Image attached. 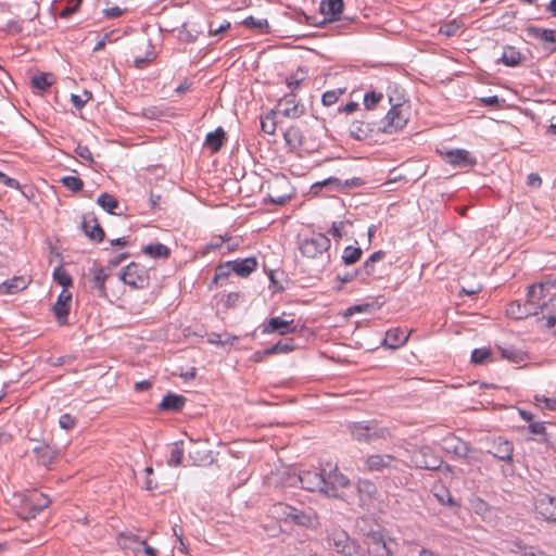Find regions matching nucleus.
<instances>
[{
  "instance_id": "43",
  "label": "nucleus",
  "mask_w": 556,
  "mask_h": 556,
  "mask_svg": "<svg viewBox=\"0 0 556 556\" xmlns=\"http://www.w3.org/2000/svg\"><path fill=\"white\" fill-rule=\"evenodd\" d=\"M53 280L63 287V290H67L73 286V278L71 275L63 268V265H59L53 270Z\"/></svg>"
},
{
  "instance_id": "35",
  "label": "nucleus",
  "mask_w": 556,
  "mask_h": 556,
  "mask_svg": "<svg viewBox=\"0 0 556 556\" xmlns=\"http://www.w3.org/2000/svg\"><path fill=\"white\" fill-rule=\"evenodd\" d=\"M283 138L291 150H298L304 147L303 131L298 126L288 127L283 132Z\"/></svg>"
},
{
  "instance_id": "62",
  "label": "nucleus",
  "mask_w": 556,
  "mask_h": 556,
  "mask_svg": "<svg viewBox=\"0 0 556 556\" xmlns=\"http://www.w3.org/2000/svg\"><path fill=\"white\" fill-rule=\"evenodd\" d=\"M236 340H238L237 336L227 334V338L223 339L222 334L215 333V332L211 333L208 337V342L212 344H216V345H226V344L232 343Z\"/></svg>"
},
{
  "instance_id": "55",
  "label": "nucleus",
  "mask_w": 556,
  "mask_h": 556,
  "mask_svg": "<svg viewBox=\"0 0 556 556\" xmlns=\"http://www.w3.org/2000/svg\"><path fill=\"white\" fill-rule=\"evenodd\" d=\"M534 401L541 409L556 410V397H546L545 395L536 394Z\"/></svg>"
},
{
  "instance_id": "46",
  "label": "nucleus",
  "mask_w": 556,
  "mask_h": 556,
  "mask_svg": "<svg viewBox=\"0 0 556 556\" xmlns=\"http://www.w3.org/2000/svg\"><path fill=\"white\" fill-rule=\"evenodd\" d=\"M329 245H299L301 255L307 258H315L328 250Z\"/></svg>"
},
{
  "instance_id": "13",
  "label": "nucleus",
  "mask_w": 556,
  "mask_h": 556,
  "mask_svg": "<svg viewBox=\"0 0 556 556\" xmlns=\"http://www.w3.org/2000/svg\"><path fill=\"white\" fill-rule=\"evenodd\" d=\"M442 441L443 448L447 453H453L455 456L459 458H468L470 457V453L473 452V448L468 442L463 441L453 433H450L446 437H444Z\"/></svg>"
},
{
  "instance_id": "3",
  "label": "nucleus",
  "mask_w": 556,
  "mask_h": 556,
  "mask_svg": "<svg viewBox=\"0 0 556 556\" xmlns=\"http://www.w3.org/2000/svg\"><path fill=\"white\" fill-rule=\"evenodd\" d=\"M118 278L131 289H144L150 285L149 270L137 262H130L118 273Z\"/></svg>"
},
{
  "instance_id": "9",
  "label": "nucleus",
  "mask_w": 556,
  "mask_h": 556,
  "mask_svg": "<svg viewBox=\"0 0 556 556\" xmlns=\"http://www.w3.org/2000/svg\"><path fill=\"white\" fill-rule=\"evenodd\" d=\"M50 504V498L43 493L33 492L25 500L22 517L26 520L35 518L39 513L47 508Z\"/></svg>"
},
{
  "instance_id": "34",
  "label": "nucleus",
  "mask_w": 556,
  "mask_h": 556,
  "mask_svg": "<svg viewBox=\"0 0 556 556\" xmlns=\"http://www.w3.org/2000/svg\"><path fill=\"white\" fill-rule=\"evenodd\" d=\"M408 334L401 328H392L387 331L383 344L390 349H397L406 343Z\"/></svg>"
},
{
  "instance_id": "58",
  "label": "nucleus",
  "mask_w": 556,
  "mask_h": 556,
  "mask_svg": "<svg viewBox=\"0 0 556 556\" xmlns=\"http://www.w3.org/2000/svg\"><path fill=\"white\" fill-rule=\"evenodd\" d=\"M138 115L148 119H159L164 116V111L160 106L143 108Z\"/></svg>"
},
{
  "instance_id": "16",
  "label": "nucleus",
  "mask_w": 556,
  "mask_h": 556,
  "mask_svg": "<svg viewBox=\"0 0 556 556\" xmlns=\"http://www.w3.org/2000/svg\"><path fill=\"white\" fill-rule=\"evenodd\" d=\"M413 462L417 468L427 470H438L443 463L442 458L435 456L429 447H424L416 453Z\"/></svg>"
},
{
  "instance_id": "33",
  "label": "nucleus",
  "mask_w": 556,
  "mask_h": 556,
  "mask_svg": "<svg viewBox=\"0 0 556 556\" xmlns=\"http://www.w3.org/2000/svg\"><path fill=\"white\" fill-rule=\"evenodd\" d=\"M393 462H395V457L392 455L376 454L368 456L365 464L369 471H382L384 468H389Z\"/></svg>"
},
{
  "instance_id": "27",
  "label": "nucleus",
  "mask_w": 556,
  "mask_h": 556,
  "mask_svg": "<svg viewBox=\"0 0 556 556\" xmlns=\"http://www.w3.org/2000/svg\"><path fill=\"white\" fill-rule=\"evenodd\" d=\"M34 453L38 463L43 466L51 465L58 457L59 452L54 446L48 443L41 442L34 447Z\"/></svg>"
},
{
  "instance_id": "36",
  "label": "nucleus",
  "mask_w": 556,
  "mask_h": 556,
  "mask_svg": "<svg viewBox=\"0 0 556 556\" xmlns=\"http://www.w3.org/2000/svg\"><path fill=\"white\" fill-rule=\"evenodd\" d=\"M539 315H541L542 319L546 320V327H556V295L548 301H543Z\"/></svg>"
},
{
  "instance_id": "8",
  "label": "nucleus",
  "mask_w": 556,
  "mask_h": 556,
  "mask_svg": "<svg viewBox=\"0 0 556 556\" xmlns=\"http://www.w3.org/2000/svg\"><path fill=\"white\" fill-rule=\"evenodd\" d=\"M274 508L275 513L283 518L287 522H292L303 527H308L312 522V519L308 515L288 504L278 503L274 506Z\"/></svg>"
},
{
  "instance_id": "28",
  "label": "nucleus",
  "mask_w": 556,
  "mask_h": 556,
  "mask_svg": "<svg viewBox=\"0 0 556 556\" xmlns=\"http://www.w3.org/2000/svg\"><path fill=\"white\" fill-rule=\"evenodd\" d=\"M110 275H111V273L108 271V268L100 267V268H96L93 270V277L91 280L90 288L100 298L108 296L105 282H106L108 278L110 277Z\"/></svg>"
},
{
  "instance_id": "45",
  "label": "nucleus",
  "mask_w": 556,
  "mask_h": 556,
  "mask_svg": "<svg viewBox=\"0 0 556 556\" xmlns=\"http://www.w3.org/2000/svg\"><path fill=\"white\" fill-rule=\"evenodd\" d=\"M143 253L153 258H165L169 255L167 245H144Z\"/></svg>"
},
{
  "instance_id": "44",
  "label": "nucleus",
  "mask_w": 556,
  "mask_h": 556,
  "mask_svg": "<svg viewBox=\"0 0 556 556\" xmlns=\"http://www.w3.org/2000/svg\"><path fill=\"white\" fill-rule=\"evenodd\" d=\"M184 454H185V450H184L182 441L175 442L173 444V447L170 451V457L167 460V464L169 466H174V467L180 466L182 464Z\"/></svg>"
},
{
  "instance_id": "61",
  "label": "nucleus",
  "mask_w": 556,
  "mask_h": 556,
  "mask_svg": "<svg viewBox=\"0 0 556 556\" xmlns=\"http://www.w3.org/2000/svg\"><path fill=\"white\" fill-rule=\"evenodd\" d=\"M343 226H345V220L332 223V226L328 230V233L332 237L333 240H343Z\"/></svg>"
},
{
  "instance_id": "60",
  "label": "nucleus",
  "mask_w": 556,
  "mask_h": 556,
  "mask_svg": "<svg viewBox=\"0 0 556 556\" xmlns=\"http://www.w3.org/2000/svg\"><path fill=\"white\" fill-rule=\"evenodd\" d=\"M67 5L62 10L61 17H70L79 11L83 0H66Z\"/></svg>"
},
{
  "instance_id": "48",
  "label": "nucleus",
  "mask_w": 556,
  "mask_h": 556,
  "mask_svg": "<svg viewBox=\"0 0 556 556\" xmlns=\"http://www.w3.org/2000/svg\"><path fill=\"white\" fill-rule=\"evenodd\" d=\"M471 509L482 517L490 513V505L481 497L475 496L469 501Z\"/></svg>"
},
{
  "instance_id": "47",
  "label": "nucleus",
  "mask_w": 556,
  "mask_h": 556,
  "mask_svg": "<svg viewBox=\"0 0 556 556\" xmlns=\"http://www.w3.org/2000/svg\"><path fill=\"white\" fill-rule=\"evenodd\" d=\"M362 253L358 247L346 245L342 254V260L346 265H352L361 258Z\"/></svg>"
},
{
  "instance_id": "2",
  "label": "nucleus",
  "mask_w": 556,
  "mask_h": 556,
  "mask_svg": "<svg viewBox=\"0 0 556 556\" xmlns=\"http://www.w3.org/2000/svg\"><path fill=\"white\" fill-rule=\"evenodd\" d=\"M326 540L329 546L343 556H363L362 546L350 538L349 533L340 527H331L326 530Z\"/></svg>"
},
{
  "instance_id": "6",
  "label": "nucleus",
  "mask_w": 556,
  "mask_h": 556,
  "mask_svg": "<svg viewBox=\"0 0 556 556\" xmlns=\"http://www.w3.org/2000/svg\"><path fill=\"white\" fill-rule=\"evenodd\" d=\"M408 117L404 114L403 104H395L387 113L377 131L393 134L401 130L407 124Z\"/></svg>"
},
{
  "instance_id": "57",
  "label": "nucleus",
  "mask_w": 556,
  "mask_h": 556,
  "mask_svg": "<svg viewBox=\"0 0 556 556\" xmlns=\"http://www.w3.org/2000/svg\"><path fill=\"white\" fill-rule=\"evenodd\" d=\"M383 99L382 92L368 91L364 96V105L367 110H372L377 103Z\"/></svg>"
},
{
  "instance_id": "12",
  "label": "nucleus",
  "mask_w": 556,
  "mask_h": 556,
  "mask_svg": "<svg viewBox=\"0 0 556 556\" xmlns=\"http://www.w3.org/2000/svg\"><path fill=\"white\" fill-rule=\"evenodd\" d=\"M304 105L298 101L296 94L292 91L286 93L277 104L278 113L286 117L298 118L304 113Z\"/></svg>"
},
{
  "instance_id": "23",
  "label": "nucleus",
  "mask_w": 556,
  "mask_h": 556,
  "mask_svg": "<svg viewBox=\"0 0 556 556\" xmlns=\"http://www.w3.org/2000/svg\"><path fill=\"white\" fill-rule=\"evenodd\" d=\"M493 456L506 463H513L514 445L510 441L498 437L493 441ZM491 453V451H489Z\"/></svg>"
},
{
  "instance_id": "29",
  "label": "nucleus",
  "mask_w": 556,
  "mask_h": 556,
  "mask_svg": "<svg viewBox=\"0 0 556 556\" xmlns=\"http://www.w3.org/2000/svg\"><path fill=\"white\" fill-rule=\"evenodd\" d=\"M226 141V131L223 127H217L214 131L206 135L204 147L207 148L212 153H217L225 146Z\"/></svg>"
},
{
  "instance_id": "1",
  "label": "nucleus",
  "mask_w": 556,
  "mask_h": 556,
  "mask_svg": "<svg viewBox=\"0 0 556 556\" xmlns=\"http://www.w3.org/2000/svg\"><path fill=\"white\" fill-rule=\"evenodd\" d=\"M264 188H266L265 202L276 205H285L295 195V189L285 174H276L262 185L261 189Z\"/></svg>"
},
{
  "instance_id": "63",
  "label": "nucleus",
  "mask_w": 556,
  "mask_h": 556,
  "mask_svg": "<svg viewBox=\"0 0 556 556\" xmlns=\"http://www.w3.org/2000/svg\"><path fill=\"white\" fill-rule=\"evenodd\" d=\"M384 256V252L383 251H376L374 252L369 258L365 262L364 264V269L366 271V274H370L372 273L374 270V263L382 260Z\"/></svg>"
},
{
  "instance_id": "19",
  "label": "nucleus",
  "mask_w": 556,
  "mask_h": 556,
  "mask_svg": "<svg viewBox=\"0 0 556 556\" xmlns=\"http://www.w3.org/2000/svg\"><path fill=\"white\" fill-rule=\"evenodd\" d=\"M295 331L294 320H285L281 317H271L263 328V333H278L280 336L294 333Z\"/></svg>"
},
{
  "instance_id": "24",
  "label": "nucleus",
  "mask_w": 556,
  "mask_h": 556,
  "mask_svg": "<svg viewBox=\"0 0 556 556\" xmlns=\"http://www.w3.org/2000/svg\"><path fill=\"white\" fill-rule=\"evenodd\" d=\"M546 283H534L528 288L526 304L530 308L541 312L542 300L545 298Z\"/></svg>"
},
{
  "instance_id": "26",
  "label": "nucleus",
  "mask_w": 556,
  "mask_h": 556,
  "mask_svg": "<svg viewBox=\"0 0 556 556\" xmlns=\"http://www.w3.org/2000/svg\"><path fill=\"white\" fill-rule=\"evenodd\" d=\"M189 458L194 466H206L214 462L212 451L201 444H193L192 448L189 451Z\"/></svg>"
},
{
  "instance_id": "41",
  "label": "nucleus",
  "mask_w": 556,
  "mask_h": 556,
  "mask_svg": "<svg viewBox=\"0 0 556 556\" xmlns=\"http://www.w3.org/2000/svg\"><path fill=\"white\" fill-rule=\"evenodd\" d=\"M357 491L359 493L362 501L375 498L378 494V489L376 484L367 479L358 481Z\"/></svg>"
},
{
  "instance_id": "20",
  "label": "nucleus",
  "mask_w": 556,
  "mask_h": 556,
  "mask_svg": "<svg viewBox=\"0 0 556 556\" xmlns=\"http://www.w3.org/2000/svg\"><path fill=\"white\" fill-rule=\"evenodd\" d=\"M81 229L87 238L101 242L104 239V230L93 214H86L81 220Z\"/></svg>"
},
{
  "instance_id": "59",
  "label": "nucleus",
  "mask_w": 556,
  "mask_h": 556,
  "mask_svg": "<svg viewBox=\"0 0 556 556\" xmlns=\"http://www.w3.org/2000/svg\"><path fill=\"white\" fill-rule=\"evenodd\" d=\"M230 27H231V24L228 21H225L220 25H216L214 21H210L208 22V36L213 37V36L224 34L225 31L230 29Z\"/></svg>"
},
{
  "instance_id": "30",
  "label": "nucleus",
  "mask_w": 556,
  "mask_h": 556,
  "mask_svg": "<svg viewBox=\"0 0 556 556\" xmlns=\"http://www.w3.org/2000/svg\"><path fill=\"white\" fill-rule=\"evenodd\" d=\"M117 544L124 549H130L134 553L141 551V545H146V540H141L131 532H121L117 536Z\"/></svg>"
},
{
  "instance_id": "56",
  "label": "nucleus",
  "mask_w": 556,
  "mask_h": 556,
  "mask_svg": "<svg viewBox=\"0 0 556 556\" xmlns=\"http://www.w3.org/2000/svg\"><path fill=\"white\" fill-rule=\"evenodd\" d=\"M343 93L344 89L328 90L321 96V102L325 106H331L332 104L337 103L340 96Z\"/></svg>"
},
{
  "instance_id": "5",
  "label": "nucleus",
  "mask_w": 556,
  "mask_h": 556,
  "mask_svg": "<svg viewBox=\"0 0 556 556\" xmlns=\"http://www.w3.org/2000/svg\"><path fill=\"white\" fill-rule=\"evenodd\" d=\"M376 230L377 227L375 225L366 226L363 222L345 220V226H343V240L358 243L367 239L370 243Z\"/></svg>"
},
{
  "instance_id": "53",
  "label": "nucleus",
  "mask_w": 556,
  "mask_h": 556,
  "mask_svg": "<svg viewBox=\"0 0 556 556\" xmlns=\"http://www.w3.org/2000/svg\"><path fill=\"white\" fill-rule=\"evenodd\" d=\"M356 527L359 531V533L367 538L368 532H374L376 530V527H380L379 525L375 523L370 518L368 517H362L357 520Z\"/></svg>"
},
{
  "instance_id": "42",
  "label": "nucleus",
  "mask_w": 556,
  "mask_h": 556,
  "mask_svg": "<svg viewBox=\"0 0 556 556\" xmlns=\"http://www.w3.org/2000/svg\"><path fill=\"white\" fill-rule=\"evenodd\" d=\"M295 348L296 346H295L294 340L293 339H288L286 341H278L277 343H275L270 348L265 349L264 353L265 354H270V355L286 354V353H290V352L294 351Z\"/></svg>"
},
{
  "instance_id": "49",
  "label": "nucleus",
  "mask_w": 556,
  "mask_h": 556,
  "mask_svg": "<svg viewBox=\"0 0 556 556\" xmlns=\"http://www.w3.org/2000/svg\"><path fill=\"white\" fill-rule=\"evenodd\" d=\"M460 27L462 24L457 20H452L440 26L439 34L445 37H454L457 35Z\"/></svg>"
},
{
  "instance_id": "10",
  "label": "nucleus",
  "mask_w": 556,
  "mask_h": 556,
  "mask_svg": "<svg viewBox=\"0 0 556 556\" xmlns=\"http://www.w3.org/2000/svg\"><path fill=\"white\" fill-rule=\"evenodd\" d=\"M343 9V0H321L319 5L320 13L324 15V17H327V20H329V23L336 21H344L348 23L354 22L355 16L344 15L342 18L340 17V14H342Z\"/></svg>"
},
{
  "instance_id": "4",
  "label": "nucleus",
  "mask_w": 556,
  "mask_h": 556,
  "mask_svg": "<svg viewBox=\"0 0 556 556\" xmlns=\"http://www.w3.org/2000/svg\"><path fill=\"white\" fill-rule=\"evenodd\" d=\"M353 439L361 443H371L379 439H384L388 434L386 428H380L374 421L352 422L348 426Z\"/></svg>"
},
{
  "instance_id": "7",
  "label": "nucleus",
  "mask_w": 556,
  "mask_h": 556,
  "mask_svg": "<svg viewBox=\"0 0 556 556\" xmlns=\"http://www.w3.org/2000/svg\"><path fill=\"white\" fill-rule=\"evenodd\" d=\"M529 37L539 40L546 55L556 53V29L544 28L535 25H529L526 28Z\"/></svg>"
},
{
  "instance_id": "17",
  "label": "nucleus",
  "mask_w": 556,
  "mask_h": 556,
  "mask_svg": "<svg viewBox=\"0 0 556 556\" xmlns=\"http://www.w3.org/2000/svg\"><path fill=\"white\" fill-rule=\"evenodd\" d=\"M444 155L445 161L457 167H473L477 164L476 157H473L469 151L465 149H454L446 152H441Z\"/></svg>"
},
{
  "instance_id": "21",
  "label": "nucleus",
  "mask_w": 556,
  "mask_h": 556,
  "mask_svg": "<svg viewBox=\"0 0 556 556\" xmlns=\"http://www.w3.org/2000/svg\"><path fill=\"white\" fill-rule=\"evenodd\" d=\"M376 123H369L365 121H354L349 127V134L352 138L358 141L367 140L377 131Z\"/></svg>"
},
{
  "instance_id": "18",
  "label": "nucleus",
  "mask_w": 556,
  "mask_h": 556,
  "mask_svg": "<svg viewBox=\"0 0 556 556\" xmlns=\"http://www.w3.org/2000/svg\"><path fill=\"white\" fill-rule=\"evenodd\" d=\"M325 482L327 486L325 488V494L332 497L337 496L339 489H344L350 485V480L341 473L338 468L330 470L327 477L325 476Z\"/></svg>"
},
{
  "instance_id": "40",
  "label": "nucleus",
  "mask_w": 556,
  "mask_h": 556,
  "mask_svg": "<svg viewBox=\"0 0 556 556\" xmlns=\"http://www.w3.org/2000/svg\"><path fill=\"white\" fill-rule=\"evenodd\" d=\"M391 543H394V540L391 538H384L381 543H378L375 546H371L367 554L369 556H394V553L391 548Z\"/></svg>"
},
{
  "instance_id": "32",
  "label": "nucleus",
  "mask_w": 556,
  "mask_h": 556,
  "mask_svg": "<svg viewBox=\"0 0 556 556\" xmlns=\"http://www.w3.org/2000/svg\"><path fill=\"white\" fill-rule=\"evenodd\" d=\"M525 61V55L514 46H505L498 62L508 67H516Z\"/></svg>"
},
{
  "instance_id": "54",
  "label": "nucleus",
  "mask_w": 556,
  "mask_h": 556,
  "mask_svg": "<svg viewBox=\"0 0 556 556\" xmlns=\"http://www.w3.org/2000/svg\"><path fill=\"white\" fill-rule=\"evenodd\" d=\"M486 361H492V352L489 349H475L471 352V362L481 365Z\"/></svg>"
},
{
  "instance_id": "37",
  "label": "nucleus",
  "mask_w": 556,
  "mask_h": 556,
  "mask_svg": "<svg viewBox=\"0 0 556 556\" xmlns=\"http://www.w3.org/2000/svg\"><path fill=\"white\" fill-rule=\"evenodd\" d=\"M506 313L509 317L515 319H522L530 315H539V312L529 307V305L520 304L519 302H511Z\"/></svg>"
},
{
  "instance_id": "31",
  "label": "nucleus",
  "mask_w": 556,
  "mask_h": 556,
  "mask_svg": "<svg viewBox=\"0 0 556 556\" xmlns=\"http://www.w3.org/2000/svg\"><path fill=\"white\" fill-rule=\"evenodd\" d=\"M231 269L240 277H248L257 267V261L255 257H247L243 260L230 261Z\"/></svg>"
},
{
  "instance_id": "25",
  "label": "nucleus",
  "mask_w": 556,
  "mask_h": 556,
  "mask_svg": "<svg viewBox=\"0 0 556 556\" xmlns=\"http://www.w3.org/2000/svg\"><path fill=\"white\" fill-rule=\"evenodd\" d=\"M186 401L187 399L184 395L168 392L159 404V409L162 412L179 413L182 410Z\"/></svg>"
},
{
  "instance_id": "50",
  "label": "nucleus",
  "mask_w": 556,
  "mask_h": 556,
  "mask_svg": "<svg viewBox=\"0 0 556 556\" xmlns=\"http://www.w3.org/2000/svg\"><path fill=\"white\" fill-rule=\"evenodd\" d=\"M60 181L65 188L73 192H79L84 188V181L76 176H65Z\"/></svg>"
},
{
  "instance_id": "38",
  "label": "nucleus",
  "mask_w": 556,
  "mask_h": 556,
  "mask_svg": "<svg viewBox=\"0 0 556 556\" xmlns=\"http://www.w3.org/2000/svg\"><path fill=\"white\" fill-rule=\"evenodd\" d=\"M241 25L248 29L256 30L258 34L269 33V23L267 18H255L250 15L241 22Z\"/></svg>"
},
{
  "instance_id": "11",
  "label": "nucleus",
  "mask_w": 556,
  "mask_h": 556,
  "mask_svg": "<svg viewBox=\"0 0 556 556\" xmlns=\"http://www.w3.org/2000/svg\"><path fill=\"white\" fill-rule=\"evenodd\" d=\"M299 481L304 490L309 492L325 493L326 482L325 475L318 469L304 470L299 475Z\"/></svg>"
},
{
  "instance_id": "15",
  "label": "nucleus",
  "mask_w": 556,
  "mask_h": 556,
  "mask_svg": "<svg viewBox=\"0 0 556 556\" xmlns=\"http://www.w3.org/2000/svg\"><path fill=\"white\" fill-rule=\"evenodd\" d=\"M321 182L324 188L341 193H348L350 189L359 188L365 185V180L361 177L344 180L338 177H329L321 180Z\"/></svg>"
},
{
  "instance_id": "64",
  "label": "nucleus",
  "mask_w": 556,
  "mask_h": 556,
  "mask_svg": "<svg viewBox=\"0 0 556 556\" xmlns=\"http://www.w3.org/2000/svg\"><path fill=\"white\" fill-rule=\"evenodd\" d=\"M59 426L64 430H72L76 426V418L65 413L59 418Z\"/></svg>"
},
{
  "instance_id": "14",
  "label": "nucleus",
  "mask_w": 556,
  "mask_h": 556,
  "mask_svg": "<svg viewBox=\"0 0 556 556\" xmlns=\"http://www.w3.org/2000/svg\"><path fill=\"white\" fill-rule=\"evenodd\" d=\"M72 293L68 290H62L55 304L52 306L55 319L60 326L68 324V314L71 311Z\"/></svg>"
},
{
  "instance_id": "51",
  "label": "nucleus",
  "mask_w": 556,
  "mask_h": 556,
  "mask_svg": "<svg viewBox=\"0 0 556 556\" xmlns=\"http://www.w3.org/2000/svg\"><path fill=\"white\" fill-rule=\"evenodd\" d=\"M51 74L42 73L31 78V86L40 91H46L51 85L52 80L49 78Z\"/></svg>"
},
{
  "instance_id": "52",
  "label": "nucleus",
  "mask_w": 556,
  "mask_h": 556,
  "mask_svg": "<svg viewBox=\"0 0 556 556\" xmlns=\"http://www.w3.org/2000/svg\"><path fill=\"white\" fill-rule=\"evenodd\" d=\"M386 538L383 534L381 527H376V530L374 532H368L367 538L364 540V544L367 547V551L370 549L371 546L377 545L378 543H381V541Z\"/></svg>"
},
{
  "instance_id": "22",
  "label": "nucleus",
  "mask_w": 556,
  "mask_h": 556,
  "mask_svg": "<svg viewBox=\"0 0 556 556\" xmlns=\"http://www.w3.org/2000/svg\"><path fill=\"white\" fill-rule=\"evenodd\" d=\"M31 279L25 276H14L13 278L0 283V295L15 294L25 290Z\"/></svg>"
},
{
  "instance_id": "39",
  "label": "nucleus",
  "mask_w": 556,
  "mask_h": 556,
  "mask_svg": "<svg viewBox=\"0 0 556 556\" xmlns=\"http://www.w3.org/2000/svg\"><path fill=\"white\" fill-rule=\"evenodd\" d=\"M97 203L108 213L116 215L119 203L116 198L108 192H103L98 197Z\"/></svg>"
}]
</instances>
